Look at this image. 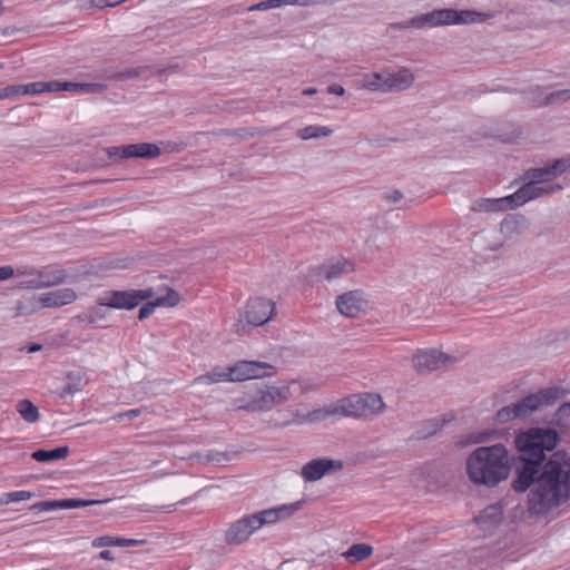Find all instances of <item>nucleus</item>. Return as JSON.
Masks as SVG:
<instances>
[{
    "label": "nucleus",
    "mask_w": 570,
    "mask_h": 570,
    "mask_svg": "<svg viewBox=\"0 0 570 570\" xmlns=\"http://www.w3.org/2000/svg\"><path fill=\"white\" fill-rule=\"evenodd\" d=\"M523 463L512 482L517 492H525L534 485L529 495V510L543 514L570 500V454L557 452L542 465Z\"/></svg>",
    "instance_id": "obj_1"
},
{
    "label": "nucleus",
    "mask_w": 570,
    "mask_h": 570,
    "mask_svg": "<svg viewBox=\"0 0 570 570\" xmlns=\"http://www.w3.org/2000/svg\"><path fill=\"white\" fill-rule=\"evenodd\" d=\"M513 461L501 443L479 446L466 456L465 473L474 485L494 488L509 478Z\"/></svg>",
    "instance_id": "obj_2"
},
{
    "label": "nucleus",
    "mask_w": 570,
    "mask_h": 570,
    "mask_svg": "<svg viewBox=\"0 0 570 570\" xmlns=\"http://www.w3.org/2000/svg\"><path fill=\"white\" fill-rule=\"evenodd\" d=\"M385 410V403L380 394L357 393L336 400L328 404L330 420L352 417L371 420Z\"/></svg>",
    "instance_id": "obj_3"
},
{
    "label": "nucleus",
    "mask_w": 570,
    "mask_h": 570,
    "mask_svg": "<svg viewBox=\"0 0 570 570\" xmlns=\"http://www.w3.org/2000/svg\"><path fill=\"white\" fill-rule=\"evenodd\" d=\"M559 441L556 430L532 428L517 436L515 446L523 463L542 465L546 452L552 451Z\"/></svg>",
    "instance_id": "obj_4"
},
{
    "label": "nucleus",
    "mask_w": 570,
    "mask_h": 570,
    "mask_svg": "<svg viewBox=\"0 0 570 570\" xmlns=\"http://www.w3.org/2000/svg\"><path fill=\"white\" fill-rule=\"evenodd\" d=\"M285 517V504L244 515L225 531V541L230 546L246 542L259 529L273 525Z\"/></svg>",
    "instance_id": "obj_5"
},
{
    "label": "nucleus",
    "mask_w": 570,
    "mask_h": 570,
    "mask_svg": "<svg viewBox=\"0 0 570 570\" xmlns=\"http://www.w3.org/2000/svg\"><path fill=\"white\" fill-rule=\"evenodd\" d=\"M562 189L561 185L556 187H541L540 181L527 180L515 193L500 198L480 199L473 207L476 212H505L514 209L529 200L543 195L553 194Z\"/></svg>",
    "instance_id": "obj_6"
},
{
    "label": "nucleus",
    "mask_w": 570,
    "mask_h": 570,
    "mask_svg": "<svg viewBox=\"0 0 570 570\" xmlns=\"http://www.w3.org/2000/svg\"><path fill=\"white\" fill-rule=\"evenodd\" d=\"M484 17L483 13L473 10L439 9L414 17L396 26L399 28L421 29L424 27L435 28L442 26L469 24L481 22L484 20Z\"/></svg>",
    "instance_id": "obj_7"
},
{
    "label": "nucleus",
    "mask_w": 570,
    "mask_h": 570,
    "mask_svg": "<svg viewBox=\"0 0 570 570\" xmlns=\"http://www.w3.org/2000/svg\"><path fill=\"white\" fill-rule=\"evenodd\" d=\"M155 295L151 287L145 289L106 291L97 299L98 305L116 309H134Z\"/></svg>",
    "instance_id": "obj_8"
},
{
    "label": "nucleus",
    "mask_w": 570,
    "mask_h": 570,
    "mask_svg": "<svg viewBox=\"0 0 570 570\" xmlns=\"http://www.w3.org/2000/svg\"><path fill=\"white\" fill-rule=\"evenodd\" d=\"M563 394L564 391L560 387L542 389L538 393L530 394L517 402V411L520 413L521 419L527 417L543 406L551 405Z\"/></svg>",
    "instance_id": "obj_9"
},
{
    "label": "nucleus",
    "mask_w": 570,
    "mask_h": 570,
    "mask_svg": "<svg viewBox=\"0 0 570 570\" xmlns=\"http://www.w3.org/2000/svg\"><path fill=\"white\" fill-rule=\"evenodd\" d=\"M456 358L436 348L419 350L413 355V366L419 374L430 373L452 365Z\"/></svg>",
    "instance_id": "obj_10"
},
{
    "label": "nucleus",
    "mask_w": 570,
    "mask_h": 570,
    "mask_svg": "<svg viewBox=\"0 0 570 570\" xmlns=\"http://www.w3.org/2000/svg\"><path fill=\"white\" fill-rule=\"evenodd\" d=\"M281 401L282 393L278 387L265 386L255 391L248 400H243L239 407L250 412L267 411Z\"/></svg>",
    "instance_id": "obj_11"
},
{
    "label": "nucleus",
    "mask_w": 570,
    "mask_h": 570,
    "mask_svg": "<svg viewBox=\"0 0 570 570\" xmlns=\"http://www.w3.org/2000/svg\"><path fill=\"white\" fill-rule=\"evenodd\" d=\"M570 168V158L556 160L551 166L532 168L525 171L524 180L540 181L541 187H556L552 180Z\"/></svg>",
    "instance_id": "obj_12"
},
{
    "label": "nucleus",
    "mask_w": 570,
    "mask_h": 570,
    "mask_svg": "<svg viewBox=\"0 0 570 570\" xmlns=\"http://www.w3.org/2000/svg\"><path fill=\"white\" fill-rule=\"evenodd\" d=\"M342 468L343 463L338 460L318 458L303 465L301 475L307 482H315L325 475L341 471Z\"/></svg>",
    "instance_id": "obj_13"
},
{
    "label": "nucleus",
    "mask_w": 570,
    "mask_h": 570,
    "mask_svg": "<svg viewBox=\"0 0 570 570\" xmlns=\"http://www.w3.org/2000/svg\"><path fill=\"white\" fill-rule=\"evenodd\" d=\"M32 278L20 284L23 288H45L62 284L67 277L65 271L46 267L42 269L31 268Z\"/></svg>",
    "instance_id": "obj_14"
},
{
    "label": "nucleus",
    "mask_w": 570,
    "mask_h": 570,
    "mask_svg": "<svg viewBox=\"0 0 570 570\" xmlns=\"http://www.w3.org/2000/svg\"><path fill=\"white\" fill-rule=\"evenodd\" d=\"M367 305V299L361 291H350L336 298L337 311L346 317H357L364 314Z\"/></svg>",
    "instance_id": "obj_15"
},
{
    "label": "nucleus",
    "mask_w": 570,
    "mask_h": 570,
    "mask_svg": "<svg viewBox=\"0 0 570 570\" xmlns=\"http://www.w3.org/2000/svg\"><path fill=\"white\" fill-rule=\"evenodd\" d=\"M275 311L273 301L262 297L249 299L246 305L245 318L248 324L261 326L267 323Z\"/></svg>",
    "instance_id": "obj_16"
},
{
    "label": "nucleus",
    "mask_w": 570,
    "mask_h": 570,
    "mask_svg": "<svg viewBox=\"0 0 570 570\" xmlns=\"http://www.w3.org/2000/svg\"><path fill=\"white\" fill-rule=\"evenodd\" d=\"M266 370H272V366L265 362L239 361L229 366L228 374L230 382H240L262 377L267 374Z\"/></svg>",
    "instance_id": "obj_17"
},
{
    "label": "nucleus",
    "mask_w": 570,
    "mask_h": 570,
    "mask_svg": "<svg viewBox=\"0 0 570 570\" xmlns=\"http://www.w3.org/2000/svg\"><path fill=\"white\" fill-rule=\"evenodd\" d=\"M355 271V265L352 261L344 257H336L322 264L316 269V277L320 281L332 282L342 276L348 275Z\"/></svg>",
    "instance_id": "obj_18"
},
{
    "label": "nucleus",
    "mask_w": 570,
    "mask_h": 570,
    "mask_svg": "<svg viewBox=\"0 0 570 570\" xmlns=\"http://www.w3.org/2000/svg\"><path fill=\"white\" fill-rule=\"evenodd\" d=\"M327 420H330L328 404L314 410H308L305 404H298L291 410V417L287 419V425L315 424Z\"/></svg>",
    "instance_id": "obj_19"
},
{
    "label": "nucleus",
    "mask_w": 570,
    "mask_h": 570,
    "mask_svg": "<svg viewBox=\"0 0 570 570\" xmlns=\"http://www.w3.org/2000/svg\"><path fill=\"white\" fill-rule=\"evenodd\" d=\"M77 294L72 288L65 287L42 293L37 297L40 307L57 308L73 303Z\"/></svg>",
    "instance_id": "obj_20"
},
{
    "label": "nucleus",
    "mask_w": 570,
    "mask_h": 570,
    "mask_svg": "<svg viewBox=\"0 0 570 570\" xmlns=\"http://www.w3.org/2000/svg\"><path fill=\"white\" fill-rule=\"evenodd\" d=\"M415 81L413 71L407 67H397L395 70L387 69V92H400L410 89Z\"/></svg>",
    "instance_id": "obj_21"
},
{
    "label": "nucleus",
    "mask_w": 570,
    "mask_h": 570,
    "mask_svg": "<svg viewBox=\"0 0 570 570\" xmlns=\"http://www.w3.org/2000/svg\"><path fill=\"white\" fill-rule=\"evenodd\" d=\"M165 289L166 295L159 296L155 301L148 302L140 307L138 313V318L140 321L149 317L155 312V308L158 306L174 307L178 305V303L180 302L179 294L170 287H166Z\"/></svg>",
    "instance_id": "obj_22"
},
{
    "label": "nucleus",
    "mask_w": 570,
    "mask_h": 570,
    "mask_svg": "<svg viewBox=\"0 0 570 570\" xmlns=\"http://www.w3.org/2000/svg\"><path fill=\"white\" fill-rule=\"evenodd\" d=\"M42 92H45L43 81H36L27 85H11L0 90V99L23 95H37Z\"/></svg>",
    "instance_id": "obj_23"
},
{
    "label": "nucleus",
    "mask_w": 570,
    "mask_h": 570,
    "mask_svg": "<svg viewBox=\"0 0 570 570\" xmlns=\"http://www.w3.org/2000/svg\"><path fill=\"white\" fill-rule=\"evenodd\" d=\"M387 69L379 72H371L363 76L361 80V88L368 91H376L387 94Z\"/></svg>",
    "instance_id": "obj_24"
},
{
    "label": "nucleus",
    "mask_w": 570,
    "mask_h": 570,
    "mask_svg": "<svg viewBox=\"0 0 570 570\" xmlns=\"http://www.w3.org/2000/svg\"><path fill=\"white\" fill-rule=\"evenodd\" d=\"M147 542L146 539H125L120 537L114 535H101L97 537L92 540L91 546L94 548H104V547H134L141 546Z\"/></svg>",
    "instance_id": "obj_25"
},
{
    "label": "nucleus",
    "mask_w": 570,
    "mask_h": 570,
    "mask_svg": "<svg viewBox=\"0 0 570 570\" xmlns=\"http://www.w3.org/2000/svg\"><path fill=\"white\" fill-rule=\"evenodd\" d=\"M160 154V148L156 144L139 142L128 145V158L154 159Z\"/></svg>",
    "instance_id": "obj_26"
},
{
    "label": "nucleus",
    "mask_w": 570,
    "mask_h": 570,
    "mask_svg": "<svg viewBox=\"0 0 570 570\" xmlns=\"http://www.w3.org/2000/svg\"><path fill=\"white\" fill-rule=\"evenodd\" d=\"M321 384L312 379H297L287 381V397H299L301 395L318 389Z\"/></svg>",
    "instance_id": "obj_27"
},
{
    "label": "nucleus",
    "mask_w": 570,
    "mask_h": 570,
    "mask_svg": "<svg viewBox=\"0 0 570 570\" xmlns=\"http://www.w3.org/2000/svg\"><path fill=\"white\" fill-rule=\"evenodd\" d=\"M229 366L226 368L214 367L210 372L199 375L194 380L195 384H215L220 382H230Z\"/></svg>",
    "instance_id": "obj_28"
},
{
    "label": "nucleus",
    "mask_w": 570,
    "mask_h": 570,
    "mask_svg": "<svg viewBox=\"0 0 570 570\" xmlns=\"http://www.w3.org/2000/svg\"><path fill=\"white\" fill-rule=\"evenodd\" d=\"M334 130L330 126L308 125L297 131V137L303 140L322 139L333 135Z\"/></svg>",
    "instance_id": "obj_29"
},
{
    "label": "nucleus",
    "mask_w": 570,
    "mask_h": 570,
    "mask_svg": "<svg viewBox=\"0 0 570 570\" xmlns=\"http://www.w3.org/2000/svg\"><path fill=\"white\" fill-rule=\"evenodd\" d=\"M69 454L68 446H59L53 450H37L31 454V458L38 462H49L63 460Z\"/></svg>",
    "instance_id": "obj_30"
},
{
    "label": "nucleus",
    "mask_w": 570,
    "mask_h": 570,
    "mask_svg": "<svg viewBox=\"0 0 570 570\" xmlns=\"http://www.w3.org/2000/svg\"><path fill=\"white\" fill-rule=\"evenodd\" d=\"M100 305L90 307L86 312L78 314L75 320L87 326H95L99 321L107 317L106 311Z\"/></svg>",
    "instance_id": "obj_31"
},
{
    "label": "nucleus",
    "mask_w": 570,
    "mask_h": 570,
    "mask_svg": "<svg viewBox=\"0 0 570 570\" xmlns=\"http://www.w3.org/2000/svg\"><path fill=\"white\" fill-rule=\"evenodd\" d=\"M17 412L28 423H35L39 420L38 407L29 400H20L16 405Z\"/></svg>",
    "instance_id": "obj_32"
},
{
    "label": "nucleus",
    "mask_w": 570,
    "mask_h": 570,
    "mask_svg": "<svg viewBox=\"0 0 570 570\" xmlns=\"http://www.w3.org/2000/svg\"><path fill=\"white\" fill-rule=\"evenodd\" d=\"M373 553V548L365 543H355L352 544L343 556L347 559L353 558L355 561H362L371 557Z\"/></svg>",
    "instance_id": "obj_33"
},
{
    "label": "nucleus",
    "mask_w": 570,
    "mask_h": 570,
    "mask_svg": "<svg viewBox=\"0 0 570 570\" xmlns=\"http://www.w3.org/2000/svg\"><path fill=\"white\" fill-rule=\"evenodd\" d=\"M515 419H521L520 413L517 411L515 403L500 409L495 414V421L498 423H508Z\"/></svg>",
    "instance_id": "obj_34"
},
{
    "label": "nucleus",
    "mask_w": 570,
    "mask_h": 570,
    "mask_svg": "<svg viewBox=\"0 0 570 570\" xmlns=\"http://www.w3.org/2000/svg\"><path fill=\"white\" fill-rule=\"evenodd\" d=\"M108 500H81V499H65L62 500L63 509H78L83 507H90L95 504H101Z\"/></svg>",
    "instance_id": "obj_35"
},
{
    "label": "nucleus",
    "mask_w": 570,
    "mask_h": 570,
    "mask_svg": "<svg viewBox=\"0 0 570 570\" xmlns=\"http://www.w3.org/2000/svg\"><path fill=\"white\" fill-rule=\"evenodd\" d=\"M43 86H45V92L46 91H75V90H78V86L79 83L78 82H60V81H48V82H45L43 81Z\"/></svg>",
    "instance_id": "obj_36"
},
{
    "label": "nucleus",
    "mask_w": 570,
    "mask_h": 570,
    "mask_svg": "<svg viewBox=\"0 0 570 570\" xmlns=\"http://www.w3.org/2000/svg\"><path fill=\"white\" fill-rule=\"evenodd\" d=\"M32 497H33V493H31L29 491H24V490L9 492V493L3 494V497L0 500V503L9 504L11 502L26 501V500L31 499Z\"/></svg>",
    "instance_id": "obj_37"
},
{
    "label": "nucleus",
    "mask_w": 570,
    "mask_h": 570,
    "mask_svg": "<svg viewBox=\"0 0 570 570\" xmlns=\"http://www.w3.org/2000/svg\"><path fill=\"white\" fill-rule=\"evenodd\" d=\"M31 510H37L40 512H47L62 508V500H52V501H41L32 504L30 507Z\"/></svg>",
    "instance_id": "obj_38"
},
{
    "label": "nucleus",
    "mask_w": 570,
    "mask_h": 570,
    "mask_svg": "<svg viewBox=\"0 0 570 570\" xmlns=\"http://www.w3.org/2000/svg\"><path fill=\"white\" fill-rule=\"evenodd\" d=\"M68 379L69 380H76L77 382L68 383L66 385V387H63V390L60 393L61 397H66L67 395H71V394H73V393H76V392H78L80 390L79 382H80L81 377H80L79 374L69 373L68 374Z\"/></svg>",
    "instance_id": "obj_39"
},
{
    "label": "nucleus",
    "mask_w": 570,
    "mask_h": 570,
    "mask_svg": "<svg viewBox=\"0 0 570 570\" xmlns=\"http://www.w3.org/2000/svg\"><path fill=\"white\" fill-rule=\"evenodd\" d=\"M283 4H285V0H265V1H261L254 6H250L248 8L249 11H254V10H269V9H273V8H279L282 7Z\"/></svg>",
    "instance_id": "obj_40"
},
{
    "label": "nucleus",
    "mask_w": 570,
    "mask_h": 570,
    "mask_svg": "<svg viewBox=\"0 0 570 570\" xmlns=\"http://www.w3.org/2000/svg\"><path fill=\"white\" fill-rule=\"evenodd\" d=\"M107 155L114 159H128V145L109 147L107 148Z\"/></svg>",
    "instance_id": "obj_41"
},
{
    "label": "nucleus",
    "mask_w": 570,
    "mask_h": 570,
    "mask_svg": "<svg viewBox=\"0 0 570 570\" xmlns=\"http://www.w3.org/2000/svg\"><path fill=\"white\" fill-rule=\"evenodd\" d=\"M570 97V91L568 90H558L551 92L546 97V104L551 105L559 101H566Z\"/></svg>",
    "instance_id": "obj_42"
},
{
    "label": "nucleus",
    "mask_w": 570,
    "mask_h": 570,
    "mask_svg": "<svg viewBox=\"0 0 570 570\" xmlns=\"http://www.w3.org/2000/svg\"><path fill=\"white\" fill-rule=\"evenodd\" d=\"M287 563L291 564L289 569L287 570H308V562L303 559H293L287 560Z\"/></svg>",
    "instance_id": "obj_43"
},
{
    "label": "nucleus",
    "mask_w": 570,
    "mask_h": 570,
    "mask_svg": "<svg viewBox=\"0 0 570 570\" xmlns=\"http://www.w3.org/2000/svg\"><path fill=\"white\" fill-rule=\"evenodd\" d=\"M14 276V269L10 265H4L0 267V282L6 281Z\"/></svg>",
    "instance_id": "obj_44"
},
{
    "label": "nucleus",
    "mask_w": 570,
    "mask_h": 570,
    "mask_svg": "<svg viewBox=\"0 0 570 570\" xmlns=\"http://www.w3.org/2000/svg\"><path fill=\"white\" fill-rule=\"evenodd\" d=\"M556 416H557L558 420H563V419L570 417V402L562 404L558 409V411L556 413Z\"/></svg>",
    "instance_id": "obj_45"
},
{
    "label": "nucleus",
    "mask_w": 570,
    "mask_h": 570,
    "mask_svg": "<svg viewBox=\"0 0 570 570\" xmlns=\"http://www.w3.org/2000/svg\"><path fill=\"white\" fill-rule=\"evenodd\" d=\"M490 435H491V433H489V432L473 434L470 436L469 442L474 443V444L483 443L489 440Z\"/></svg>",
    "instance_id": "obj_46"
},
{
    "label": "nucleus",
    "mask_w": 570,
    "mask_h": 570,
    "mask_svg": "<svg viewBox=\"0 0 570 570\" xmlns=\"http://www.w3.org/2000/svg\"><path fill=\"white\" fill-rule=\"evenodd\" d=\"M141 413V411L139 409H134V410H129L127 412H124V413H119L116 417L121 420L124 417H128L130 420L139 416Z\"/></svg>",
    "instance_id": "obj_47"
},
{
    "label": "nucleus",
    "mask_w": 570,
    "mask_h": 570,
    "mask_svg": "<svg viewBox=\"0 0 570 570\" xmlns=\"http://www.w3.org/2000/svg\"><path fill=\"white\" fill-rule=\"evenodd\" d=\"M101 86L98 83H79L78 90L83 92H94L99 89Z\"/></svg>",
    "instance_id": "obj_48"
},
{
    "label": "nucleus",
    "mask_w": 570,
    "mask_h": 570,
    "mask_svg": "<svg viewBox=\"0 0 570 570\" xmlns=\"http://www.w3.org/2000/svg\"><path fill=\"white\" fill-rule=\"evenodd\" d=\"M304 503H305V499H302L294 503L287 504V517L289 514L294 513L295 511H298L299 509H302Z\"/></svg>",
    "instance_id": "obj_49"
},
{
    "label": "nucleus",
    "mask_w": 570,
    "mask_h": 570,
    "mask_svg": "<svg viewBox=\"0 0 570 570\" xmlns=\"http://www.w3.org/2000/svg\"><path fill=\"white\" fill-rule=\"evenodd\" d=\"M328 94L343 96L345 94V89L341 85H332L327 88Z\"/></svg>",
    "instance_id": "obj_50"
},
{
    "label": "nucleus",
    "mask_w": 570,
    "mask_h": 570,
    "mask_svg": "<svg viewBox=\"0 0 570 570\" xmlns=\"http://www.w3.org/2000/svg\"><path fill=\"white\" fill-rule=\"evenodd\" d=\"M98 6H101V7H114V6H117L121 2H124L125 0H94Z\"/></svg>",
    "instance_id": "obj_51"
},
{
    "label": "nucleus",
    "mask_w": 570,
    "mask_h": 570,
    "mask_svg": "<svg viewBox=\"0 0 570 570\" xmlns=\"http://www.w3.org/2000/svg\"><path fill=\"white\" fill-rule=\"evenodd\" d=\"M32 267H22V268H18L17 271H14V276H29L30 278H32V274L30 273V269Z\"/></svg>",
    "instance_id": "obj_52"
},
{
    "label": "nucleus",
    "mask_w": 570,
    "mask_h": 570,
    "mask_svg": "<svg viewBox=\"0 0 570 570\" xmlns=\"http://www.w3.org/2000/svg\"><path fill=\"white\" fill-rule=\"evenodd\" d=\"M99 559L107 560V561H114L115 560L114 554L109 550H102L99 553Z\"/></svg>",
    "instance_id": "obj_53"
},
{
    "label": "nucleus",
    "mask_w": 570,
    "mask_h": 570,
    "mask_svg": "<svg viewBox=\"0 0 570 570\" xmlns=\"http://www.w3.org/2000/svg\"><path fill=\"white\" fill-rule=\"evenodd\" d=\"M549 1L560 8H566L570 4V0H549Z\"/></svg>",
    "instance_id": "obj_54"
},
{
    "label": "nucleus",
    "mask_w": 570,
    "mask_h": 570,
    "mask_svg": "<svg viewBox=\"0 0 570 570\" xmlns=\"http://www.w3.org/2000/svg\"><path fill=\"white\" fill-rule=\"evenodd\" d=\"M401 198H402V194H401L399 190L393 191V193L389 196V199H390L391 202H393V203L399 202Z\"/></svg>",
    "instance_id": "obj_55"
},
{
    "label": "nucleus",
    "mask_w": 570,
    "mask_h": 570,
    "mask_svg": "<svg viewBox=\"0 0 570 570\" xmlns=\"http://www.w3.org/2000/svg\"><path fill=\"white\" fill-rule=\"evenodd\" d=\"M317 92L316 88H308V89H305L303 90V95H306V96H312V95H315Z\"/></svg>",
    "instance_id": "obj_56"
},
{
    "label": "nucleus",
    "mask_w": 570,
    "mask_h": 570,
    "mask_svg": "<svg viewBox=\"0 0 570 570\" xmlns=\"http://www.w3.org/2000/svg\"><path fill=\"white\" fill-rule=\"evenodd\" d=\"M41 348L40 345H33L29 348V352H36V351H39Z\"/></svg>",
    "instance_id": "obj_57"
}]
</instances>
